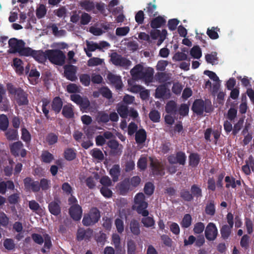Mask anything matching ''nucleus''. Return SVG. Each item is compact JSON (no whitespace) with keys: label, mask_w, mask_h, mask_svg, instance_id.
Instances as JSON below:
<instances>
[{"label":"nucleus","mask_w":254,"mask_h":254,"mask_svg":"<svg viewBox=\"0 0 254 254\" xmlns=\"http://www.w3.org/2000/svg\"><path fill=\"white\" fill-rule=\"evenodd\" d=\"M137 212L144 217L141 220V222L145 227H152L155 224L153 218L148 216L149 212L146 209L148 207V203L145 201V196L142 192L138 193L134 197V205Z\"/></svg>","instance_id":"f257e3e1"},{"label":"nucleus","mask_w":254,"mask_h":254,"mask_svg":"<svg viewBox=\"0 0 254 254\" xmlns=\"http://www.w3.org/2000/svg\"><path fill=\"white\" fill-rule=\"evenodd\" d=\"M41 102L42 103V110L45 117L47 120L49 119L50 118L49 115L50 105H51V111H53L56 115H57L61 112L64 106L63 100L59 96L54 97L51 103L50 100L46 98H42Z\"/></svg>","instance_id":"f03ea898"},{"label":"nucleus","mask_w":254,"mask_h":254,"mask_svg":"<svg viewBox=\"0 0 254 254\" xmlns=\"http://www.w3.org/2000/svg\"><path fill=\"white\" fill-rule=\"evenodd\" d=\"M6 86L8 92L14 95L15 100L19 106L28 104V94L21 88H16L11 83L7 84Z\"/></svg>","instance_id":"7ed1b4c3"},{"label":"nucleus","mask_w":254,"mask_h":254,"mask_svg":"<svg viewBox=\"0 0 254 254\" xmlns=\"http://www.w3.org/2000/svg\"><path fill=\"white\" fill-rule=\"evenodd\" d=\"M25 43L22 40H18L16 38H11L8 41L10 53H18L20 56H25L29 54V47H25Z\"/></svg>","instance_id":"20e7f679"},{"label":"nucleus","mask_w":254,"mask_h":254,"mask_svg":"<svg viewBox=\"0 0 254 254\" xmlns=\"http://www.w3.org/2000/svg\"><path fill=\"white\" fill-rule=\"evenodd\" d=\"M47 58L49 61L55 65L62 66L65 63V55L59 49L46 50Z\"/></svg>","instance_id":"39448f33"},{"label":"nucleus","mask_w":254,"mask_h":254,"mask_svg":"<svg viewBox=\"0 0 254 254\" xmlns=\"http://www.w3.org/2000/svg\"><path fill=\"white\" fill-rule=\"evenodd\" d=\"M191 110L198 115H202L204 111L206 113H210L212 111L211 103L210 101H205L202 99L195 100L192 106Z\"/></svg>","instance_id":"423d86ee"},{"label":"nucleus","mask_w":254,"mask_h":254,"mask_svg":"<svg viewBox=\"0 0 254 254\" xmlns=\"http://www.w3.org/2000/svg\"><path fill=\"white\" fill-rule=\"evenodd\" d=\"M110 62L116 66H120L127 69L131 64V62L121 55L114 52L110 55Z\"/></svg>","instance_id":"0eeeda50"},{"label":"nucleus","mask_w":254,"mask_h":254,"mask_svg":"<svg viewBox=\"0 0 254 254\" xmlns=\"http://www.w3.org/2000/svg\"><path fill=\"white\" fill-rule=\"evenodd\" d=\"M100 218V212L96 207L90 209L89 213L84 215L83 219V225L86 226L93 225L97 223Z\"/></svg>","instance_id":"6e6552de"},{"label":"nucleus","mask_w":254,"mask_h":254,"mask_svg":"<svg viewBox=\"0 0 254 254\" xmlns=\"http://www.w3.org/2000/svg\"><path fill=\"white\" fill-rule=\"evenodd\" d=\"M107 145L110 148L108 154L113 157L119 156L122 153L123 146L115 139H111L107 142Z\"/></svg>","instance_id":"1a4fd4ad"},{"label":"nucleus","mask_w":254,"mask_h":254,"mask_svg":"<svg viewBox=\"0 0 254 254\" xmlns=\"http://www.w3.org/2000/svg\"><path fill=\"white\" fill-rule=\"evenodd\" d=\"M23 147V144L21 141L15 142L9 145L10 152L15 157L20 156L24 158L26 155L27 151Z\"/></svg>","instance_id":"9d476101"},{"label":"nucleus","mask_w":254,"mask_h":254,"mask_svg":"<svg viewBox=\"0 0 254 254\" xmlns=\"http://www.w3.org/2000/svg\"><path fill=\"white\" fill-rule=\"evenodd\" d=\"M64 76L68 80L75 81L77 79L76 76L77 67L72 64H66L64 66Z\"/></svg>","instance_id":"9b49d317"},{"label":"nucleus","mask_w":254,"mask_h":254,"mask_svg":"<svg viewBox=\"0 0 254 254\" xmlns=\"http://www.w3.org/2000/svg\"><path fill=\"white\" fill-rule=\"evenodd\" d=\"M218 235V230L216 225L212 223H209L205 230V236L207 240L213 241L216 239Z\"/></svg>","instance_id":"f8f14e48"},{"label":"nucleus","mask_w":254,"mask_h":254,"mask_svg":"<svg viewBox=\"0 0 254 254\" xmlns=\"http://www.w3.org/2000/svg\"><path fill=\"white\" fill-rule=\"evenodd\" d=\"M157 160H150V165L154 175L163 176L165 174V167L157 161Z\"/></svg>","instance_id":"ddd939ff"},{"label":"nucleus","mask_w":254,"mask_h":254,"mask_svg":"<svg viewBox=\"0 0 254 254\" xmlns=\"http://www.w3.org/2000/svg\"><path fill=\"white\" fill-rule=\"evenodd\" d=\"M28 53L29 54L25 55V56H32L35 60L40 63H44L48 59L46 55V51L45 52L42 51H35L30 48V51Z\"/></svg>","instance_id":"4468645a"},{"label":"nucleus","mask_w":254,"mask_h":254,"mask_svg":"<svg viewBox=\"0 0 254 254\" xmlns=\"http://www.w3.org/2000/svg\"><path fill=\"white\" fill-rule=\"evenodd\" d=\"M93 236V230L91 229L86 230L79 228L77 232V239L80 241L82 240L89 241Z\"/></svg>","instance_id":"2eb2a0df"},{"label":"nucleus","mask_w":254,"mask_h":254,"mask_svg":"<svg viewBox=\"0 0 254 254\" xmlns=\"http://www.w3.org/2000/svg\"><path fill=\"white\" fill-rule=\"evenodd\" d=\"M107 78L110 83L115 87L116 89L120 90L122 88L123 84L121 77L120 75L110 72L108 74Z\"/></svg>","instance_id":"dca6fc26"},{"label":"nucleus","mask_w":254,"mask_h":254,"mask_svg":"<svg viewBox=\"0 0 254 254\" xmlns=\"http://www.w3.org/2000/svg\"><path fill=\"white\" fill-rule=\"evenodd\" d=\"M69 212L73 220L78 221L81 219L82 215V208L78 204L72 205L69 209Z\"/></svg>","instance_id":"f3484780"},{"label":"nucleus","mask_w":254,"mask_h":254,"mask_svg":"<svg viewBox=\"0 0 254 254\" xmlns=\"http://www.w3.org/2000/svg\"><path fill=\"white\" fill-rule=\"evenodd\" d=\"M24 184L26 189L31 190L33 192H38L40 190L39 182L33 181L30 178H26L24 180Z\"/></svg>","instance_id":"a211bd4d"},{"label":"nucleus","mask_w":254,"mask_h":254,"mask_svg":"<svg viewBox=\"0 0 254 254\" xmlns=\"http://www.w3.org/2000/svg\"><path fill=\"white\" fill-rule=\"evenodd\" d=\"M154 70L152 68H148L143 70L140 79H143L145 83H150L152 81Z\"/></svg>","instance_id":"6ab92c4d"},{"label":"nucleus","mask_w":254,"mask_h":254,"mask_svg":"<svg viewBox=\"0 0 254 254\" xmlns=\"http://www.w3.org/2000/svg\"><path fill=\"white\" fill-rule=\"evenodd\" d=\"M49 210L50 213L55 216H57L61 213L60 201L55 200L51 202L48 205Z\"/></svg>","instance_id":"aec40b11"},{"label":"nucleus","mask_w":254,"mask_h":254,"mask_svg":"<svg viewBox=\"0 0 254 254\" xmlns=\"http://www.w3.org/2000/svg\"><path fill=\"white\" fill-rule=\"evenodd\" d=\"M118 187L120 193L122 195H125L129 190L132 189L128 179H126L121 182Z\"/></svg>","instance_id":"412c9836"},{"label":"nucleus","mask_w":254,"mask_h":254,"mask_svg":"<svg viewBox=\"0 0 254 254\" xmlns=\"http://www.w3.org/2000/svg\"><path fill=\"white\" fill-rule=\"evenodd\" d=\"M166 19L161 16H158L152 19L150 21V26L153 29H157L161 27L165 24Z\"/></svg>","instance_id":"4be33fe9"},{"label":"nucleus","mask_w":254,"mask_h":254,"mask_svg":"<svg viewBox=\"0 0 254 254\" xmlns=\"http://www.w3.org/2000/svg\"><path fill=\"white\" fill-rule=\"evenodd\" d=\"M62 115L66 119H71L74 116L73 106L71 104H67L63 106L62 108Z\"/></svg>","instance_id":"5701e85b"},{"label":"nucleus","mask_w":254,"mask_h":254,"mask_svg":"<svg viewBox=\"0 0 254 254\" xmlns=\"http://www.w3.org/2000/svg\"><path fill=\"white\" fill-rule=\"evenodd\" d=\"M79 5L82 9L87 12L93 10L95 7V3L92 0H83L80 1Z\"/></svg>","instance_id":"b1692460"},{"label":"nucleus","mask_w":254,"mask_h":254,"mask_svg":"<svg viewBox=\"0 0 254 254\" xmlns=\"http://www.w3.org/2000/svg\"><path fill=\"white\" fill-rule=\"evenodd\" d=\"M166 112L169 114L175 115L177 113V103L173 100L168 102L165 106Z\"/></svg>","instance_id":"393cba45"},{"label":"nucleus","mask_w":254,"mask_h":254,"mask_svg":"<svg viewBox=\"0 0 254 254\" xmlns=\"http://www.w3.org/2000/svg\"><path fill=\"white\" fill-rule=\"evenodd\" d=\"M143 70V66L140 64H138L135 65L133 68L130 70V73L133 78L138 79L140 78Z\"/></svg>","instance_id":"a878e982"},{"label":"nucleus","mask_w":254,"mask_h":254,"mask_svg":"<svg viewBox=\"0 0 254 254\" xmlns=\"http://www.w3.org/2000/svg\"><path fill=\"white\" fill-rule=\"evenodd\" d=\"M135 139L137 143L142 144L146 139V132L144 129H139L136 132Z\"/></svg>","instance_id":"bb28decb"},{"label":"nucleus","mask_w":254,"mask_h":254,"mask_svg":"<svg viewBox=\"0 0 254 254\" xmlns=\"http://www.w3.org/2000/svg\"><path fill=\"white\" fill-rule=\"evenodd\" d=\"M170 162V165L168 167V171L171 174L175 173L177 171L176 164L184 165L186 160H168Z\"/></svg>","instance_id":"cd10ccee"},{"label":"nucleus","mask_w":254,"mask_h":254,"mask_svg":"<svg viewBox=\"0 0 254 254\" xmlns=\"http://www.w3.org/2000/svg\"><path fill=\"white\" fill-rule=\"evenodd\" d=\"M5 135L8 140H16L18 139V131L16 129L9 128L6 130Z\"/></svg>","instance_id":"c85d7f7f"},{"label":"nucleus","mask_w":254,"mask_h":254,"mask_svg":"<svg viewBox=\"0 0 254 254\" xmlns=\"http://www.w3.org/2000/svg\"><path fill=\"white\" fill-rule=\"evenodd\" d=\"M45 140L49 145H53L58 142V134L54 132H50L46 135Z\"/></svg>","instance_id":"c756f323"},{"label":"nucleus","mask_w":254,"mask_h":254,"mask_svg":"<svg viewBox=\"0 0 254 254\" xmlns=\"http://www.w3.org/2000/svg\"><path fill=\"white\" fill-rule=\"evenodd\" d=\"M40 76V72L36 69L32 68L29 73V80L32 84H35L37 83V80Z\"/></svg>","instance_id":"7c9ffc66"},{"label":"nucleus","mask_w":254,"mask_h":254,"mask_svg":"<svg viewBox=\"0 0 254 254\" xmlns=\"http://www.w3.org/2000/svg\"><path fill=\"white\" fill-rule=\"evenodd\" d=\"M157 6L155 4H153L151 2L147 3L146 8L144 10L146 11L148 15L150 17L155 16L158 14V12L156 11Z\"/></svg>","instance_id":"2f4dec72"},{"label":"nucleus","mask_w":254,"mask_h":254,"mask_svg":"<svg viewBox=\"0 0 254 254\" xmlns=\"http://www.w3.org/2000/svg\"><path fill=\"white\" fill-rule=\"evenodd\" d=\"M219 31L220 28L218 27H212L210 29H207L206 34L210 39L215 40L219 38L218 32Z\"/></svg>","instance_id":"473e14b6"},{"label":"nucleus","mask_w":254,"mask_h":254,"mask_svg":"<svg viewBox=\"0 0 254 254\" xmlns=\"http://www.w3.org/2000/svg\"><path fill=\"white\" fill-rule=\"evenodd\" d=\"M110 174L112 177L114 182H117L118 180L120 174V168L118 165H115L110 169Z\"/></svg>","instance_id":"72a5a7b5"},{"label":"nucleus","mask_w":254,"mask_h":254,"mask_svg":"<svg viewBox=\"0 0 254 254\" xmlns=\"http://www.w3.org/2000/svg\"><path fill=\"white\" fill-rule=\"evenodd\" d=\"M117 111L121 117L123 119L127 118L128 114V109L127 105L123 104L118 105L117 108Z\"/></svg>","instance_id":"f704fd0d"},{"label":"nucleus","mask_w":254,"mask_h":254,"mask_svg":"<svg viewBox=\"0 0 254 254\" xmlns=\"http://www.w3.org/2000/svg\"><path fill=\"white\" fill-rule=\"evenodd\" d=\"M205 211L207 215L213 216L215 213V206L214 201L211 200L206 204Z\"/></svg>","instance_id":"c9c22d12"},{"label":"nucleus","mask_w":254,"mask_h":254,"mask_svg":"<svg viewBox=\"0 0 254 254\" xmlns=\"http://www.w3.org/2000/svg\"><path fill=\"white\" fill-rule=\"evenodd\" d=\"M231 227L227 225H224L220 229L221 237L223 239H227L231 233Z\"/></svg>","instance_id":"e433bc0d"},{"label":"nucleus","mask_w":254,"mask_h":254,"mask_svg":"<svg viewBox=\"0 0 254 254\" xmlns=\"http://www.w3.org/2000/svg\"><path fill=\"white\" fill-rule=\"evenodd\" d=\"M167 90L165 85H159L156 89L155 97L158 99L163 98L167 92Z\"/></svg>","instance_id":"4c0bfd02"},{"label":"nucleus","mask_w":254,"mask_h":254,"mask_svg":"<svg viewBox=\"0 0 254 254\" xmlns=\"http://www.w3.org/2000/svg\"><path fill=\"white\" fill-rule=\"evenodd\" d=\"M192 218L190 214H186L184 216L181 222L182 227L184 228H189L191 224Z\"/></svg>","instance_id":"58836bf2"},{"label":"nucleus","mask_w":254,"mask_h":254,"mask_svg":"<svg viewBox=\"0 0 254 254\" xmlns=\"http://www.w3.org/2000/svg\"><path fill=\"white\" fill-rule=\"evenodd\" d=\"M23 62L19 59L14 58L13 60V64L17 73L21 74L24 71V68L22 65Z\"/></svg>","instance_id":"ea45409f"},{"label":"nucleus","mask_w":254,"mask_h":254,"mask_svg":"<svg viewBox=\"0 0 254 254\" xmlns=\"http://www.w3.org/2000/svg\"><path fill=\"white\" fill-rule=\"evenodd\" d=\"M8 120L7 117L2 114L0 115V130L5 131L8 127Z\"/></svg>","instance_id":"a19ab883"},{"label":"nucleus","mask_w":254,"mask_h":254,"mask_svg":"<svg viewBox=\"0 0 254 254\" xmlns=\"http://www.w3.org/2000/svg\"><path fill=\"white\" fill-rule=\"evenodd\" d=\"M21 139L26 143H29L31 140V135L29 131L25 127L21 128Z\"/></svg>","instance_id":"79ce46f5"},{"label":"nucleus","mask_w":254,"mask_h":254,"mask_svg":"<svg viewBox=\"0 0 254 254\" xmlns=\"http://www.w3.org/2000/svg\"><path fill=\"white\" fill-rule=\"evenodd\" d=\"M130 229L132 234L138 235L140 234L139 223L136 220H132L130 223Z\"/></svg>","instance_id":"37998d69"},{"label":"nucleus","mask_w":254,"mask_h":254,"mask_svg":"<svg viewBox=\"0 0 254 254\" xmlns=\"http://www.w3.org/2000/svg\"><path fill=\"white\" fill-rule=\"evenodd\" d=\"M190 54L194 59H199L202 56L200 47L198 46H193L190 51Z\"/></svg>","instance_id":"c03bdc74"},{"label":"nucleus","mask_w":254,"mask_h":254,"mask_svg":"<svg viewBox=\"0 0 254 254\" xmlns=\"http://www.w3.org/2000/svg\"><path fill=\"white\" fill-rule=\"evenodd\" d=\"M20 193H14L8 197V201L10 204L15 205L20 201Z\"/></svg>","instance_id":"a18cd8bd"},{"label":"nucleus","mask_w":254,"mask_h":254,"mask_svg":"<svg viewBox=\"0 0 254 254\" xmlns=\"http://www.w3.org/2000/svg\"><path fill=\"white\" fill-rule=\"evenodd\" d=\"M149 117L153 122L158 123L160 122V114L157 110H152L149 114Z\"/></svg>","instance_id":"49530a36"},{"label":"nucleus","mask_w":254,"mask_h":254,"mask_svg":"<svg viewBox=\"0 0 254 254\" xmlns=\"http://www.w3.org/2000/svg\"><path fill=\"white\" fill-rule=\"evenodd\" d=\"M206 61L212 65L215 64V62L218 61L217 53L216 52L211 54H207L205 56Z\"/></svg>","instance_id":"de8ad7c7"},{"label":"nucleus","mask_w":254,"mask_h":254,"mask_svg":"<svg viewBox=\"0 0 254 254\" xmlns=\"http://www.w3.org/2000/svg\"><path fill=\"white\" fill-rule=\"evenodd\" d=\"M80 81L85 86H88L90 84L91 77L87 73L81 74L79 76Z\"/></svg>","instance_id":"09e8293b"},{"label":"nucleus","mask_w":254,"mask_h":254,"mask_svg":"<svg viewBox=\"0 0 254 254\" xmlns=\"http://www.w3.org/2000/svg\"><path fill=\"white\" fill-rule=\"evenodd\" d=\"M47 12V9L43 4H41L36 9V15L38 19H41L45 16Z\"/></svg>","instance_id":"8fccbe9b"},{"label":"nucleus","mask_w":254,"mask_h":254,"mask_svg":"<svg viewBox=\"0 0 254 254\" xmlns=\"http://www.w3.org/2000/svg\"><path fill=\"white\" fill-rule=\"evenodd\" d=\"M103 60L99 58H90L87 63V65L89 66H94L102 64Z\"/></svg>","instance_id":"3c124183"},{"label":"nucleus","mask_w":254,"mask_h":254,"mask_svg":"<svg viewBox=\"0 0 254 254\" xmlns=\"http://www.w3.org/2000/svg\"><path fill=\"white\" fill-rule=\"evenodd\" d=\"M102 96L108 99H110L112 97V93L107 87H103L99 90Z\"/></svg>","instance_id":"603ef678"},{"label":"nucleus","mask_w":254,"mask_h":254,"mask_svg":"<svg viewBox=\"0 0 254 254\" xmlns=\"http://www.w3.org/2000/svg\"><path fill=\"white\" fill-rule=\"evenodd\" d=\"M3 246L7 250L10 251L14 249L15 244L11 239H6L3 241Z\"/></svg>","instance_id":"864d4df0"},{"label":"nucleus","mask_w":254,"mask_h":254,"mask_svg":"<svg viewBox=\"0 0 254 254\" xmlns=\"http://www.w3.org/2000/svg\"><path fill=\"white\" fill-rule=\"evenodd\" d=\"M247 97L246 95L243 96L242 98V103L239 106V112L241 114H244L247 112L248 106L246 102Z\"/></svg>","instance_id":"5fc2aeb1"},{"label":"nucleus","mask_w":254,"mask_h":254,"mask_svg":"<svg viewBox=\"0 0 254 254\" xmlns=\"http://www.w3.org/2000/svg\"><path fill=\"white\" fill-rule=\"evenodd\" d=\"M154 190V186L152 183L148 182L145 184L144 188L145 193L148 195H151L153 194Z\"/></svg>","instance_id":"6e6d98bb"},{"label":"nucleus","mask_w":254,"mask_h":254,"mask_svg":"<svg viewBox=\"0 0 254 254\" xmlns=\"http://www.w3.org/2000/svg\"><path fill=\"white\" fill-rule=\"evenodd\" d=\"M40 189L43 190H47L50 188L51 181L46 179H42L39 183Z\"/></svg>","instance_id":"4d7b16f0"},{"label":"nucleus","mask_w":254,"mask_h":254,"mask_svg":"<svg viewBox=\"0 0 254 254\" xmlns=\"http://www.w3.org/2000/svg\"><path fill=\"white\" fill-rule=\"evenodd\" d=\"M129 31V28L128 26L118 27L116 30V34L119 36H126Z\"/></svg>","instance_id":"13d9d810"},{"label":"nucleus","mask_w":254,"mask_h":254,"mask_svg":"<svg viewBox=\"0 0 254 254\" xmlns=\"http://www.w3.org/2000/svg\"><path fill=\"white\" fill-rule=\"evenodd\" d=\"M191 192L192 195H193V196L196 197L197 198L200 197L202 195V192H201V189L197 187L195 185H193L191 187Z\"/></svg>","instance_id":"bf43d9fd"},{"label":"nucleus","mask_w":254,"mask_h":254,"mask_svg":"<svg viewBox=\"0 0 254 254\" xmlns=\"http://www.w3.org/2000/svg\"><path fill=\"white\" fill-rule=\"evenodd\" d=\"M91 16L87 13L83 12L80 17V23L81 25H87L91 20Z\"/></svg>","instance_id":"052dcab7"},{"label":"nucleus","mask_w":254,"mask_h":254,"mask_svg":"<svg viewBox=\"0 0 254 254\" xmlns=\"http://www.w3.org/2000/svg\"><path fill=\"white\" fill-rule=\"evenodd\" d=\"M204 224L200 222L194 224L193 230L194 234H199L204 231Z\"/></svg>","instance_id":"680f3d73"},{"label":"nucleus","mask_w":254,"mask_h":254,"mask_svg":"<svg viewBox=\"0 0 254 254\" xmlns=\"http://www.w3.org/2000/svg\"><path fill=\"white\" fill-rule=\"evenodd\" d=\"M64 159H75L76 153L72 148H67L64 151Z\"/></svg>","instance_id":"e2e57ef3"},{"label":"nucleus","mask_w":254,"mask_h":254,"mask_svg":"<svg viewBox=\"0 0 254 254\" xmlns=\"http://www.w3.org/2000/svg\"><path fill=\"white\" fill-rule=\"evenodd\" d=\"M225 181L226 183V187L227 188L235 189L236 188L235 179L234 178L227 176L225 177Z\"/></svg>","instance_id":"0e129e2a"},{"label":"nucleus","mask_w":254,"mask_h":254,"mask_svg":"<svg viewBox=\"0 0 254 254\" xmlns=\"http://www.w3.org/2000/svg\"><path fill=\"white\" fill-rule=\"evenodd\" d=\"M250 237L247 235H244L240 241L241 246L245 249H247L249 247Z\"/></svg>","instance_id":"69168bd1"},{"label":"nucleus","mask_w":254,"mask_h":254,"mask_svg":"<svg viewBox=\"0 0 254 254\" xmlns=\"http://www.w3.org/2000/svg\"><path fill=\"white\" fill-rule=\"evenodd\" d=\"M9 223V218L4 212H0V225L6 227Z\"/></svg>","instance_id":"338daca9"},{"label":"nucleus","mask_w":254,"mask_h":254,"mask_svg":"<svg viewBox=\"0 0 254 254\" xmlns=\"http://www.w3.org/2000/svg\"><path fill=\"white\" fill-rule=\"evenodd\" d=\"M115 224L116 225L118 232L120 234L123 233L124 230V225L123 221L120 218H117L115 220Z\"/></svg>","instance_id":"774afa93"}]
</instances>
